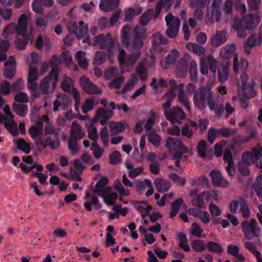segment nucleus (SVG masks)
<instances>
[{"label": "nucleus", "mask_w": 262, "mask_h": 262, "mask_svg": "<svg viewBox=\"0 0 262 262\" xmlns=\"http://www.w3.org/2000/svg\"><path fill=\"white\" fill-rule=\"evenodd\" d=\"M220 96L211 91L210 86H202L195 91L193 101L194 106L200 110H203L208 104L211 110L214 111L216 115L220 114L223 108H218Z\"/></svg>", "instance_id": "nucleus-2"}, {"label": "nucleus", "mask_w": 262, "mask_h": 262, "mask_svg": "<svg viewBox=\"0 0 262 262\" xmlns=\"http://www.w3.org/2000/svg\"><path fill=\"white\" fill-rule=\"evenodd\" d=\"M68 148L70 151L72 155H76L79 152V147L77 145V141L73 140V139L69 140Z\"/></svg>", "instance_id": "nucleus-59"}, {"label": "nucleus", "mask_w": 262, "mask_h": 262, "mask_svg": "<svg viewBox=\"0 0 262 262\" xmlns=\"http://www.w3.org/2000/svg\"><path fill=\"white\" fill-rule=\"evenodd\" d=\"M76 59L81 68L85 70L88 65V62L85 58V52L78 51L76 55Z\"/></svg>", "instance_id": "nucleus-45"}, {"label": "nucleus", "mask_w": 262, "mask_h": 262, "mask_svg": "<svg viewBox=\"0 0 262 262\" xmlns=\"http://www.w3.org/2000/svg\"><path fill=\"white\" fill-rule=\"evenodd\" d=\"M230 66V64L223 63L219 67V79L223 82H225L228 78Z\"/></svg>", "instance_id": "nucleus-42"}, {"label": "nucleus", "mask_w": 262, "mask_h": 262, "mask_svg": "<svg viewBox=\"0 0 262 262\" xmlns=\"http://www.w3.org/2000/svg\"><path fill=\"white\" fill-rule=\"evenodd\" d=\"M208 250L212 252L221 253L223 252V249L218 243L214 242H209L207 244Z\"/></svg>", "instance_id": "nucleus-55"}, {"label": "nucleus", "mask_w": 262, "mask_h": 262, "mask_svg": "<svg viewBox=\"0 0 262 262\" xmlns=\"http://www.w3.org/2000/svg\"><path fill=\"white\" fill-rule=\"evenodd\" d=\"M5 68L3 70L4 76L7 78H12L15 74L16 63L13 57H10L5 63Z\"/></svg>", "instance_id": "nucleus-27"}, {"label": "nucleus", "mask_w": 262, "mask_h": 262, "mask_svg": "<svg viewBox=\"0 0 262 262\" xmlns=\"http://www.w3.org/2000/svg\"><path fill=\"white\" fill-rule=\"evenodd\" d=\"M165 21L167 27L165 34L169 37L175 38L178 34L180 27V19L169 12L165 16Z\"/></svg>", "instance_id": "nucleus-14"}, {"label": "nucleus", "mask_w": 262, "mask_h": 262, "mask_svg": "<svg viewBox=\"0 0 262 262\" xmlns=\"http://www.w3.org/2000/svg\"><path fill=\"white\" fill-rule=\"evenodd\" d=\"M188 212L194 216L200 219L204 223H208L210 222V217L207 211L199 209L192 208L189 210Z\"/></svg>", "instance_id": "nucleus-34"}, {"label": "nucleus", "mask_w": 262, "mask_h": 262, "mask_svg": "<svg viewBox=\"0 0 262 262\" xmlns=\"http://www.w3.org/2000/svg\"><path fill=\"white\" fill-rule=\"evenodd\" d=\"M120 0H100L99 8L103 11H111L117 8Z\"/></svg>", "instance_id": "nucleus-35"}, {"label": "nucleus", "mask_w": 262, "mask_h": 262, "mask_svg": "<svg viewBox=\"0 0 262 262\" xmlns=\"http://www.w3.org/2000/svg\"><path fill=\"white\" fill-rule=\"evenodd\" d=\"M186 117L183 110L179 107L173 108L166 116V118L172 123H180L181 120Z\"/></svg>", "instance_id": "nucleus-25"}, {"label": "nucleus", "mask_w": 262, "mask_h": 262, "mask_svg": "<svg viewBox=\"0 0 262 262\" xmlns=\"http://www.w3.org/2000/svg\"><path fill=\"white\" fill-rule=\"evenodd\" d=\"M0 15L3 19L8 21L11 19L13 15V12L10 8H0Z\"/></svg>", "instance_id": "nucleus-63"}, {"label": "nucleus", "mask_w": 262, "mask_h": 262, "mask_svg": "<svg viewBox=\"0 0 262 262\" xmlns=\"http://www.w3.org/2000/svg\"><path fill=\"white\" fill-rule=\"evenodd\" d=\"M49 69L47 62L43 63L38 71L35 66L30 65L28 70V87L31 90H36L37 88V80L39 76L46 73Z\"/></svg>", "instance_id": "nucleus-11"}, {"label": "nucleus", "mask_w": 262, "mask_h": 262, "mask_svg": "<svg viewBox=\"0 0 262 262\" xmlns=\"http://www.w3.org/2000/svg\"><path fill=\"white\" fill-rule=\"evenodd\" d=\"M192 248L196 252L204 251L206 249V246L203 241L201 239L192 240L191 242Z\"/></svg>", "instance_id": "nucleus-52"}, {"label": "nucleus", "mask_w": 262, "mask_h": 262, "mask_svg": "<svg viewBox=\"0 0 262 262\" xmlns=\"http://www.w3.org/2000/svg\"><path fill=\"white\" fill-rule=\"evenodd\" d=\"M155 185L157 191L160 192L167 191L170 186L169 181H156Z\"/></svg>", "instance_id": "nucleus-57"}, {"label": "nucleus", "mask_w": 262, "mask_h": 262, "mask_svg": "<svg viewBox=\"0 0 262 262\" xmlns=\"http://www.w3.org/2000/svg\"><path fill=\"white\" fill-rule=\"evenodd\" d=\"M147 136L149 142L155 146L158 147L160 145L161 138L156 130L151 131Z\"/></svg>", "instance_id": "nucleus-48"}, {"label": "nucleus", "mask_w": 262, "mask_h": 262, "mask_svg": "<svg viewBox=\"0 0 262 262\" xmlns=\"http://www.w3.org/2000/svg\"><path fill=\"white\" fill-rule=\"evenodd\" d=\"M85 132L76 121H74L71 127L70 139L78 141L84 137Z\"/></svg>", "instance_id": "nucleus-28"}, {"label": "nucleus", "mask_w": 262, "mask_h": 262, "mask_svg": "<svg viewBox=\"0 0 262 262\" xmlns=\"http://www.w3.org/2000/svg\"><path fill=\"white\" fill-rule=\"evenodd\" d=\"M106 181H98L92 190L102 198L104 203L111 206L116 203L118 195L111 187L106 186Z\"/></svg>", "instance_id": "nucleus-7"}, {"label": "nucleus", "mask_w": 262, "mask_h": 262, "mask_svg": "<svg viewBox=\"0 0 262 262\" xmlns=\"http://www.w3.org/2000/svg\"><path fill=\"white\" fill-rule=\"evenodd\" d=\"M259 21L260 17L258 14H249L244 16L241 21L234 20L233 27L237 31L239 36L244 38L246 34L242 32V30L252 29L257 26Z\"/></svg>", "instance_id": "nucleus-8"}, {"label": "nucleus", "mask_w": 262, "mask_h": 262, "mask_svg": "<svg viewBox=\"0 0 262 262\" xmlns=\"http://www.w3.org/2000/svg\"><path fill=\"white\" fill-rule=\"evenodd\" d=\"M9 48V43L8 41H0V62L6 60L7 57L5 54Z\"/></svg>", "instance_id": "nucleus-50"}, {"label": "nucleus", "mask_w": 262, "mask_h": 262, "mask_svg": "<svg viewBox=\"0 0 262 262\" xmlns=\"http://www.w3.org/2000/svg\"><path fill=\"white\" fill-rule=\"evenodd\" d=\"M72 60L71 56L69 52H63L61 55L60 59L57 56H53L50 60V63L52 67H55L57 69L56 66L60 62L63 61L66 64L70 63Z\"/></svg>", "instance_id": "nucleus-33"}, {"label": "nucleus", "mask_w": 262, "mask_h": 262, "mask_svg": "<svg viewBox=\"0 0 262 262\" xmlns=\"http://www.w3.org/2000/svg\"><path fill=\"white\" fill-rule=\"evenodd\" d=\"M5 115L0 114V122L4 125L6 128L14 136L18 135L17 124L13 119V115L10 111L9 105H5L4 108Z\"/></svg>", "instance_id": "nucleus-12"}, {"label": "nucleus", "mask_w": 262, "mask_h": 262, "mask_svg": "<svg viewBox=\"0 0 262 262\" xmlns=\"http://www.w3.org/2000/svg\"><path fill=\"white\" fill-rule=\"evenodd\" d=\"M92 206H94L96 209H100L101 206L98 199L95 196L92 197L90 201L86 202L84 205L85 207L90 211L92 210Z\"/></svg>", "instance_id": "nucleus-61"}, {"label": "nucleus", "mask_w": 262, "mask_h": 262, "mask_svg": "<svg viewBox=\"0 0 262 262\" xmlns=\"http://www.w3.org/2000/svg\"><path fill=\"white\" fill-rule=\"evenodd\" d=\"M239 212H241L243 216L245 218H248L251 214L247 203L243 199H242L241 206L239 209Z\"/></svg>", "instance_id": "nucleus-60"}, {"label": "nucleus", "mask_w": 262, "mask_h": 262, "mask_svg": "<svg viewBox=\"0 0 262 262\" xmlns=\"http://www.w3.org/2000/svg\"><path fill=\"white\" fill-rule=\"evenodd\" d=\"M74 164L76 166L75 169H71V175L73 180H81V170L84 169L83 165L78 160L74 161Z\"/></svg>", "instance_id": "nucleus-37"}, {"label": "nucleus", "mask_w": 262, "mask_h": 262, "mask_svg": "<svg viewBox=\"0 0 262 262\" xmlns=\"http://www.w3.org/2000/svg\"><path fill=\"white\" fill-rule=\"evenodd\" d=\"M83 42H86L91 46H98L102 49L107 50L111 61H112L114 47L116 45H118L116 38L113 37L110 33H107L105 35L99 34L92 39L86 38L83 39Z\"/></svg>", "instance_id": "nucleus-6"}, {"label": "nucleus", "mask_w": 262, "mask_h": 262, "mask_svg": "<svg viewBox=\"0 0 262 262\" xmlns=\"http://www.w3.org/2000/svg\"><path fill=\"white\" fill-rule=\"evenodd\" d=\"M248 80V76L244 73L241 75L237 85L238 97L241 99V105L244 108H247L248 106L246 99H249L256 95L254 83L249 82Z\"/></svg>", "instance_id": "nucleus-5"}, {"label": "nucleus", "mask_w": 262, "mask_h": 262, "mask_svg": "<svg viewBox=\"0 0 262 262\" xmlns=\"http://www.w3.org/2000/svg\"><path fill=\"white\" fill-rule=\"evenodd\" d=\"M188 50L193 53L194 54L201 56L203 55L205 52V49L194 43H188L187 45Z\"/></svg>", "instance_id": "nucleus-46"}, {"label": "nucleus", "mask_w": 262, "mask_h": 262, "mask_svg": "<svg viewBox=\"0 0 262 262\" xmlns=\"http://www.w3.org/2000/svg\"><path fill=\"white\" fill-rule=\"evenodd\" d=\"M46 118H41L37 115L31 117L32 121L36 124L30 126L29 134L32 139L35 140L37 145L43 147L49 146L52 149L57 148L59 143L56 136V140L52 141L50 137H46L43 134V122Z\"/></svg>", "instance_id": "nucleus-3"}, {"label": "nucleus", "mask_w": 262, "mask_h": 262, "mask_svg": "<svg viewBox=\"0 0 262 262\" xmlns=\"http://www.w3.org/2000/svg\"><path fill=\"white\" fill-rule=\"evenodd\" d=\"M98 103L97 100L94 98H89L85 100V102L82 105V111L85 114L92 110L95 105Z\"/></svg>", "instance_id": "nucleus-44"}, {"label": "nucleus", "mask_w": 262, "mask_h": 262, "mask_svg": "<svg viewBox=\"0 0 262 262\" xmlns=\"http://www.w3.org/2000/svg\"><path fill=\"white\" fill-rule=\"evenodd\" d=\"M93 155L96 159L100 158L104 152V150L97 143H94L91 147Z\"/></svg>", "instance_id": "nucleus-62"}, {"label": "nucleus", "mask_w": 262, "mask_h": 262, "mask_svg": "<svg viewBox=\"0 0 262 262\" xmlns=\"http://www.w3.org/2000/svg\"><path fill=\"white\" fill-rule=\"evenodd\" d=\"M147 188H148V190L146 192L145 195L148 196L153 193V189L151 187L150 181H140L138 184L137 189L139 191L141 192Z\"/></svg>", "instance_id": "nucleus-47"}, {"label": "nucleus", "mask_w": 262, "mask_h": 262, "mask_svg": "<svg viewBox=\"0 0 262 262\" xmlns=\"http://www.w3.org/2000/svg\"><path fill=\"white\" fill-rule=\"evenodd\" d=\"M223 0H212L210 7L207 8V19L211 23L217 22L221 16L220 9Z\"/></svg>", "instance_id": "nucleus-18"}, {"label": "nucleus", "mask_w": 262, "mask_h": 262, "mask_svg": "<svg viewBox=\"0 0 262 262\" xmlns=\"http://www.w3.org/2000/svg\"><path fill=\"white\" fill-rule=\"evenodd\" d=\"M254 164L258 168L262 169V143L253 146L251 150L243 153L242 159L238 163V169L243 176H248V166Z\"/></svg>", "instance_id": "nucleus-4"}, {"label": "nucleus", "mask_w": 262, "mask_h": 262, "mask_svg": "<svg viewBox=\"0 0 262 262\" xmlns=\"http://www.w3.org/2000/svg\"><path fill=\"white\" fill-rule=\"evenodd\" d=\"M149 115L150 116L146 120H139L137 122L134 130L135 132L140 133L144 129L145 131H149L152 129L155 123L156 114L152 112Z\"/></svg>", "instance_id": "nucleus-21"}, {"label": "nucleus", "mask_w": 262, "mask_h": 262, "mask_svg": "<svg viewBox=\"0 0 262 262\" xmlns=\"http://www.w3.org/2000/svg\"><path fill=\"white\" fill-rule=\"evenodd\" d=\"M191 234L197 237H201L203 233V230L200 226L195 223L192 224L190 229Z\"/></svg>", "instance_id": "nucleus-64"}, {"label": "nucleus", "mask_w": 262, "mask_h": 262, "mask_svg": "<svg viewBox=\"0 0 262 262\" xmlns=\"http://www.w3.org/2000/svg\"><path fill=\"white\" fill-rule=\"evenodd\" d=\"M139 232L144 235V239L146 242L149 244L151 245L156 241V238L151 233L148 232L146 229L143 226H140L139 227Z\"/></svg>", "instance_id": "nucleus-43"}, {"label": "nucleus", "mask_w": 262, "mask_h": 262, "mask_svg": "<svg viewBox=\"0 0 262 262\" xmlns=\"http://www.w3.org/2000/svg\"><path fill=\"white\" fill-rule=\"evenodd\" d=\"M224 160L227 163L226 166V170L231 177H233L235 175V170L234 164L233 161L232 155L230 150H226L224 155Z\"/></svg>", "instance_id": "nucleus-30"}, {"label": "nucleus", "mask_w": 262, "mask_h": 262, "mask_svg": "<svg viewBox=\"0 0 262 262\" xmlns=\"http://www.w3.org/2000/svg\"><path fill=\"white\" fill-rule=\"evenodd\" d=\"M211 197V194L209 192H203L202 193L198 195L195 199V204L201 208H205L208 201Z\"/></svg>", "instance_id": "nucleus-36"}, {"label": "nucleus", "mask_w": 262, "mask_h": 262, "mask_svg": "<svg viewBox=\"0 0 262 262\" xmlns=\"http://www.w3.org/2000/svg\"><path fill=\"white\" fill-rule=\"evenodd\" d=\"M136 208L141 213L142 217L146 216L151 209V206L145 202H137L135 203Z\"/></svg>", "instance_id": "nucleus-41"}, {"label": "nucleus", "mask_w": 262, "mask_h": 262, "mask_svg": "<svg viewBox=\"0 0 262 262\" xmlns=\"http://www.w3.org/2000/svg\"><path fill=\"white\" fill-rule=\"evenodd\" d=\"M73 84L70 77L65 76L62 80L61 88L65 92H71L75 101V110L78 111L80 104L79 94L77 89L73 87Z\"/></svg>", "instance_id": "nucleus-17"}, {"label": "nucleus", "mask_w": 262, "mask_h": 262, "mask_svg": "<svg viewBox=\"0 0 262 262\" xmlns=\"http://www.w3.org/2000/svg\"><path fill=\"white\" fill-rule=\"evenodd\" d=\"M58 80V69L52 67L49 75L44 77L40 81L39 86L40 91L45 95L52 93L55 90Z\"/></svg>", "instance_id": "nucleus-9"}, {"label": "nucleus", "mask_w": 262, "mask_h": 262, "mask_svg": "<svg viewBox=\"0 0 262 262\" xmlns=\"http://www.w3.org/2000/svg\"><path fill=\"white\" fill-rule=\"evenodd\" d=\"M146 29L137 25L133 31V46L134 48H141L143 43V40L146 38Z\"/></svg>", "instance_id": "nucleus-22"}, {"label": "nucleus", "mask_w": 262, "mask_h": 262, "mask_svg": "<svg viewBox=\"0 0 262 262\" xmlns=\"http://www.w3.org/2000/svg\"><path fill=\"white\" fill-rule=\"evenodd\" d=\"M138 80V78L141 81H145L148 78V74L146 68L145 67L144 62L140 61L139 64L136 68L135 73L132 75Z\"/></svg>", "instance_id": "nucleus-31"}, {"label": "nucleus", "mask_w": 262, "mask_h": 262, "mask_svg": "<svg viewBox=\"0 0 262 262\" xmlns=\"http://www.w3.org/2000/svg\"><path fill=\"white\" fill-rule=\"evenodd\" d=\"M166 146L170 150L178 152L174 156L175 159L180 158L183 154L187 151L181 139L177 138L168 137L166 141Z\"/></svg>", "instance_id": "nucleus-16"}, {"label": "nucleus", "mask_w": 262, "mask_h": 262, "mask_svg": "<svg viewBox=\"0 0 262 262\" xmlns=\"http://www.w3.org/2000/svg\"><path fill=\"white\" fill-rule=\"evenodd\" d=\"M13 108L16 114L20 116L24 117L27 115L28 112V108L27 105L14 103Z\"/></svg>", "instance_id": "nucleus-49"}, {"label": "nucleus", "mask_w": 262, "mask_h": 262, "mask_svg": "<svg viewBox=\"0 0 262 262\" xmlns=\"http://www.w3.org/2000/svg\"><path fill=\"white\" fill-rule=\"evenodd\" d=\"M217 62L212 55L203 56L200 60V72L203 75H206L208 73V69L213 73L216 70Z\"/></svg>", "instance_id": "nucleus-19"}, {"label": "nucleus", "mask_w": 262, "mask_h": 262, "mask_svg": "<svg viewBox=\"0 0 262 262\" xmlns=\"http://www.w3.org/2000/svg\"><path fill=\"white\" fill-rule=\"evenodd\" d=\"M106 59V54L104 52L98 51L95 54L93 63L96 65H100L103 63Z\"/></svg>", "instance_id": "nucleus-54"}, {"label": "nucleus", "mask_w": 262, "mask_h": 262, "mask_svg": "<svg viewBox=\"0 0 262 262\" xmlns=\"http://www.w3.org/2000/svg\"><path fill=\"white\" fill-rule=\"evenodd\" d=\"M137 81V80L135 78V76H132V77L127 81L126 83L123 86L121 90V93L125 94L127 92L131 91V90L134 88Z\"/></svg>", "instance_id": "nucleus-56"}, {"label": "nucleus", "mask_w": 262, "mask_h": 262, "mask_svg": "<svg viewBox=\"0 0 262 262\" xmlns=\"http://www.w3.org/2000/svg\"><path fill=\"white\" fill-rule=\"evenodd\" d=\"M226 40V32L224 31H218L210 38L211 45L213 47H219L225 43Z\"/></svg>", "instance_id": "nucleus-32"}, {"label": "nucleus", "mask_w": 262, "mask_h": 262, "mask_svg": "<svg viewBox=\"0 0 262 262\" xmlns=\"http://www.w3.org/2000/svg\"><path fill=\"white\" fill-rule=\"evenodd\" d=\"M187 71V64L185 60H181L177 65L176 74L178 76L182 77L185 75Z\"/></svg>", "instance_id": "nucleus-51"}, {"label": "nucleus", "mask_w": 262, "mask_h": 262, "mask_svg": "<svg viewBox=\"0 0 262 262\" xmlns=\"http://www.w3.org/2000/svg\"><path fill=\"white\" fill-rule=\"evenodd\" d=\"M167 42V39L160 33H157L154 35L153 47L155 50H157L159 44H165Z\"/></svg>", "instance_id": "nucleus-58"}, {"label": "nucleus", "mask_w": 262, "mask_h": 262, "mask_svg": "<svg viewBox=\"0 0 262 262\" xmlns=\"http://www.w3.org/2000/svg\"><path fill=\"white\" fill-rule=\"evenodd\" d=\"M132 26L126 25L124 26L121 31V38L123 45L125 46H128L129 43V35L131 32Z\"/></svg>", "instance_id": "nucleus-38"}, {"label": "nucleus", "mask_w": 262, "mask_h": 262, "mask_svg": "<svg viewBox=\"0 0 262 262\" xmlns=\"http://www.w3.org/2000/svg\"><path fill=\"white\" fill-rule=\"evenodd\" d=\"M237 2L235 4V9L242 15H244L247 11L245 4L242 2V0H235ZM233 5L232 0H225L222 6L223 12L226 14H231L232 12Z\"/></svg>", "instance_id": "nucleus-20"}, {"label": "nucleus", "mask_w": 262, "mask_h": 262, "mask_svg": "<svg viewBox=\"0 0 262 262\" xmlns=\"http://www.w3.org/2000/svg\"><path fill=\"white\" fill-rule=\"evenodd\" d=\"M132 51L127 54L124 49L118 48L117 50V59L121 67H132L141 56V52L139 49Z\"/></svg>", "instance_id": "nucleus-10"}, {"label": "nucleus", "mask_w": 262, "mask_h": 262, "mask_svg": "<svg viewBox=\"0 0 262 262\" xmlns=\"http://www.w3.org/2000/svg\"><path fill=\"white\" fill-rule=\"evenodd\" d=\"M126 166L128 170L129 177L132 179L136 178L141 173L143 169L142 167L134 168L133 164L128 160L126 161Z\"/></svg>", "instance_id": "nucleus-40"}, {"label": "nucleus", "mask_w": 262, "mask_h": 262, "mask_svg": "<svg viewBox=\"0 0 262 262\" xmlns=\"http://www.w3.org/2000/svg\"><path fill=\"white\" fill-rule=\"evenodd\" d=\"M68 29L70 33H75L78 38L83 37L88 30V25H84L83 21H80L78 24L75 21L70 22L68 26Z\"/></svg>", "instance_id": "nucleus-23"}, {"label": "nucleus", "mask_w": 262, "mask_h": 262, "mask_svg": "<svg viewBox=\"0 0 262 262\" xmlns=\"http://www.w3.org/2000/svg\"><path fill=\"white\" fill-rule=\"evenodd\" d=\"M208 125V121L206 120H200L199 123L191 121L190 122V125L193 127L196 130H199L201 132H204Z\"/></svg>", "instance_id": "nucleus-53"}, {"label": "nucleus", "mask_w": 262, "mask_h": 262, "mask_svg": "<svg viewBox=\"0 0 262 262\" xmlns=\"http://www.w3.org/2000/svg\"><path fill=\"white\" fill-rule=\"evenodd\" d=\"M160 13V3L157 4L155 10L149 9L145 12L141 17L140 23L142 26L147 25L151 18H157Z\"/></svg>", "instance_id": "nucleus-24"}, {"label": "nucleus", "mask_w": 262, "mask_h": 262, "mask_svg": "<svg viewBox=\"0 0 262 262\" xmlns=\"http://www.w3.org/2000/svg\"><path fill=\"white\" fill-rule=\"evenodd\" d=\"M29 17V14H21L17 26L14 23H10L5 27L3 32V35L5 37H8L14 31L15 32L16 36L15 46L19 50L24 49L29 40H30L31 43L33 41L31 26L28 30Z\"/></svg>", "instance_id": "nucleus-1"}, {"label": "nucleus", "mask_w": 262, "mask_h": 262, "mask_svg": "<svg viewBox=\"0 0 262 262\" xmlns=\"http://www.w3.org/2000/svg\"><path fill=\"white\" fill-rule=\"evenodd\" d=\"M69 98L66 94H59L57 96V99L55 100L53 103L54 111L55 112H58L59 106H61L63 110H65L67 109L69 104Z\"/></svg>", "instance_id": "nucleus-29"}, {"label": "nucleus", "mask_w": 262, "mask_h": 262, "mask_svg": "<svg viewBox=\"0 0 262 262\" xmlns=\"http://www.w3.org/2000/svg\"><path fill=\"white\" fill-rule=\"evenodd\" d=\"M108 126L113 134L122 132L125 129V124L119 122L111 121L108 124Z\"/></svg>", "instance_id": "nucleus-39"}, {"label": "nucleus", "mask_w": 262, "mask_h": 262, "mask_svg": "<svg viewBox=\"0 0 262 262\" xmlns=\"http://www.w3.org/2000/svg\"><path fill=\"white\" fill-rule=\"evenodd\" d=\"M113 115V111L104 108H100L97 110L95 116V121H100L101 125H104L107 120Z\"/></svg>", "instance_id": "nucleus-26"}, {"label": "nucleus", "mask_w": 262, "mask_h": 262, "mask_svg": "<svg viewBox=\"0 0 262 262\" xmlns=\"http://www.w3.org/2000/svg\"><path fill=\"white\" fill-rule=\"evenodd\" d=\"M235 47L234 45L225 46L221 51L220 59L224 63L230 64V58L233 56V67L235 73L238 71V57L235 53Z\"/></svg>", "instance_id": "nucleus-13"}, {"label": "nucleus", "mask_w": 262, "mask_h": 262, "mask_svg": "<svg viewBox=\"0 0 262 262\" xmlns=\"http://www.w3.org/2000/svg\"><path fill=\"white\" fill-rule=\"evenodd\" d=\"M242 228L245 237L248 239L258 237L261 232L260 227L257 226L256 221L254 219L242 222Z\"/></svg>", "instance_id": "nucleus-15"}]
</instances>
